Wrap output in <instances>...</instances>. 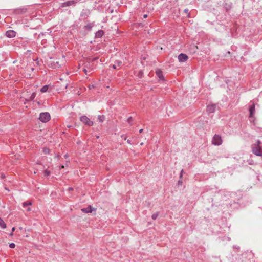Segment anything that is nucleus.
<instances>
[{
    "instance_id": "nucleus-38",
    "label": "nucleus",
    "mask_w": 262,
    "mask_h": 262,
    "mask_svg": "<svg viewBox=\"0 0 262 262\" xmlns=\"http://www.w3.org/2000/svg\"><path fill=\"white\" fill-rule=\"evenodd\" d=\"M127 142L128 144H132L131 140H127Z\"/></svg>"
},
{
    "instance_id": "nucleus-19",
    "label": "nucleus",
    "mask_w": 262,
    "mask_h": 262,
    "mask_svg": "<svg viewBox=\"0 0 262 262\" xmlns=\"http://www.w3.org/2000/svg\"><path fill=\"white\" fill-rule=\"evenodd\" d=\"M0 227L3 229L6 228V224L5 223L3 220L0 217Z\"/></svg>"
},
{
    "instance_id": "nucleus-48",
    "label": "nucleus",
    "mask_w": 262,
    "mask_h": 262,
    "mask_svg": "<svg viewBox=\"0 0 262 262\" xmlns=\"http://www.w3.org/2000/svg\"><path fill=\"white\" fill-rule=\"evenodd\" d=\"M31 70H32V71H33V70H34V68H32V69H31Z\"/></svg>"
},
{
    "instance_id": "nucleus-21",
    "label": "nucleus",
    "mask_w": 262,
    "mask_h": 262,
    "mask_svg": "<svg viewBox=\"0 0 262 262\" xmlns=\"http://www.w3.org/2000/svg\"><path fill=\"white\" fill-rule=\"evenodd\" d=\"M105 119V117L104 115H99L98 116V121L101 123L103 122L104 121Z\"/></svg>"
},
{
    "instance_id": "nucleus-15",
    "label": "nucleus",
    "mask_w": 262,
    "mask_h": 262,
    "mask_svg": "<svg viewBox=\"0 0 262 262\" xmlns=\"http://www.w3.org/2000/svg\"><path fill=\"white\" fill-rule=\"evenodd\" d=\"M104 34V31H103L102 30H99L95 33V37L96 38H100L103 36Z\"/></svg>"
},
{
    "instance_id": "nucleus-40",
    "label": "nucleus",
    "mask_w": 262,
    "mask_h": 262,
    "mask_svg": "<svg viewBox=\"0 0 262 262\" xmlns=\"http://www.w3.org/2000/svg\"><path fill=\"white\" fill-rule=\"evenodd\" d=\"M28 98H25V102H24V104H26V102H28L29 101L27 100Z\"/></svg>"
},
{
    "instance_id": "nucleus-5",
    "label": "nucleus",
    "mask_w": 262,
    "mask_h": 262,
    "mask_svg": "<svg viewBox=\"0 0 262 262\" xmlns=\"http://www.w3.org/2000/svg\"><path fill=\"white\" fill-rule=\"evenodd\" d=\"M91 14V11L89 9H83L80 13V19L85 20L87 19Z\"/></svg>"
},
{
    "instance_id": "nucleus-47",
    "label": "nucleus",
    "mask_w": 262,
    "mask_h": 262,
    "mask_svg": "<svg viewBox=\"0 0 262 262\" xmlns=\"http://www.w3.org/2000/svg\"><path fill=\"white\" fill-rule=\"evenodd\" d=\"M60 167H61V168H62L64 167V166L63 165H61Z\"/></svg>"
},
{
    "instance_id": "nucleus-34",
    "label": "nucleus",
    "mask_w": 262,
    "mask_h": 262,
    "mask_svg": "<svg viewBox=\"0 0 262 262\" xmlns=\"http://www.w3.org/2000/svg\"><path fill=\"white\" fill-rule=\"evenodd\" d=\"M88 87H89V89H91L92 88H94L95 87V86H94V85L92 84V85H89V86Z\"/></svg>"
},
{
    "instance_id": "nucleus-39",
    "label": "nucleus",
    "mask_w": 262,
    "mask_h": 262,
    "mask_svg": "<svg viewBox=\"0 0 262 262\" xmlns=\"http://www.w3.org/2000/svg\"><path fill=\"white\" fill-rule=\"evenodd\" d=\"M147 17V14H144L143 15V18H146Z\"/></svg>"
},
{
    "instance_id": "nucleus-8",
    "label": "nucleus",
    "mask_w": 262,
    "mask_h": 262,
    "mask_svg": "<svg viewBox=\"0 0 262 262\" xmlns=\"http://www.w3.org/2000/svg\"><path fill=\"white\" fill-rule=\"evenodd\" d=\"M216 104H212L211 105H208L207 106L206 111L208 113H213L215 112L216 110Z\"/></svg>"
},
{
    "instance_id": "nucleus-6",
    "label": "nucleus",
    "mask_w": 262,
    "mask_h": 262,
    "mask_svg": "<svg viewBox=\"0 0 262 262\" xmlns=\"http://www.w3.org/2000/svg\"><path fill=\"white\" fill-rule=\"evenodd\" d=\"M76 3L77 2L75 0L68 1L61 3V6L62 7H65L69 6H75Z\"/></svg>"
},
{
    "instance_id": "nucleus-42",
    "label": "nucleus",
    "mask_w": 262,
    "mask_h": 262,
    "mask_svg": "<svg viewBox=\"0 0 262 262\" xmlns=\"http://www.w3.org/2000/svg\"><path fill=\"white\" fill-rule=\"evenodd\" d=\"M27 211H31V208L30 207H28L27 209Z\"/></svg>"
},
{
    "instance_id": "nucleus-7",
    "label": "nucleus",
    "mask_w": 262,
    "mask_h": 262,
    "mask_svg": "<svg viewBox=\"0 0 262 262\" xmlns=\"http://www.w3.org/2000/svg\"><path fill=\"white\" fill-rule=\"evenodd\" d=\"M156 74L159 78V80H162L163 81H165V77L163 74V72L160 69H158L156 70Z\"/></svg>"
},
{
    "instance_id": "nucleus-16",
    "label": "nucleus",
    "mask_w": 262,
    "mask_h": 262,
    "mask_svg": "<svg viewBox=\"0 0 262 262\" xmlns=\"http://www.w3.org/2000/svg\"><path fill=\"white\" fill-rule=\"evenodd\" d=\"M232 7L231 3H225L224 5V8L225 9L226 12H228Z\"/></svg>"
},
{
    "instance_id": "nucleus-27",
    "label": "nucleus",
    "mask_w": 262,
    "mask_h": 262,
    "mask_svg": "<svg viewBox=\"0 0 262 262\" xmlns=\"http://www.w3.org/2000/svg\"><path fill=\"white\" fill-rule=\"evenodd\" d=\"M51 173L50 171L48 170V169H46L44 170V176L47 177L49 176Z\"/></svg>"
},
{
    "instance_id": "nucleus-3",
    "label": "nucleus",
    "mask_w": 262,
    "mask_h": 262,
    "mask_svg": "<svg viewBox=\"0 0 262 262\" xmlns=\"http://www.w3.org/2000/svg\"><path fill=\"white\" fill-rule=\"evenodd\" d=\"M80 120L84 125L91 126L94 124L93 121H91L87 116L83 115L80 117Z\"/></svg>"
},
{
    "instance_id": "nucleus-33",
    "label": "nucleus",
    "mask_w": 262,
    "mask_h": 262,
    "mask_svg": "<svg viewBox=\"0 0 262 262\" xmlns=\"http://www.w3.org/2000/svg\"><path fill=\"white\" fill-rule=\"evenodd\" d=\"M98 59V57H94L92 59V61L94 62L95 61H96Z\"/></svg>"
},
{
    "instance_id": "nucleus-36",
    "label": "nucleus",
    "mask_w": 262,
    "mask_h": 262,
    "mask_svg": "<svg viewBox=\"0 0 262 262\" xmlns=\"http://www.w3.org/2000/svg\"><path fill=\"white\" fill-rule=\"evenodd\" d=\"M15 230V227H13L12 229V233L10 234V235H12L13 234V232H14Z\"/></svg>"
},
{
    "instance_id": "nucleus-46",
    "label": "nucleus",
    "mask_w": 262,
    "mask_h": 262,
    "mask_svg": "<svg viewBox=\"0 0 262 262\" xmlns=\"http://www.w3.org/2000/svg\"><path fill=\"white\" fill-rule=\"evenodd\" d=\"M31 52V50H27V52H28V53H30V52Z\"/></svg>"
},
{
    "instance_id": "nucleus-23",
    "label": "nucleus",
    "mask_w": 262,
    "mask_h": 262,
    "mask_svg": "<svg viewBox=\"0 0 262 262\" xmlns=\"http://www.w3.org/2000/svg\"><path fill=\"white\" fill-rule=\"evenodd\" d=\"M35 97H36V93H33L31 94V95L29 98H28L27 100L31 101L33 100V99L35 98Z\"/></svg>"
},
{
    "instance_id": "nucleus-12",
    "label": "nucleus",
    "mask_w": 262,
    "mask_h": 262,
    "mask_svg": "<svg viewBox=\"0 0 262 262\" xmlns=\"http://www.w3.org/2000/svg\"><path fill=\"white\" fill-rule=\"evenodd\" d=\"M95 26V23L92 22V23H89L87 25L83 26V29L88 31L90 32L92 30V28Z\"/></svg>"
},
{
    "instance_id": "nucleus-4",
    "label": "nucleus",
    "mask_w": 262,
    "mask_h": 262,
    "mask_svg": "<svg viewBox=\"0 0 262 262\" xmlns=\"http://www.w3.org/2000/svg\"><path fill=\"white\" fill-rule=\"evenodd\" d=\"M212 143L214 145H220L222 143V139L219 135L215 134L212 138Z\"/></svg>"
},
{
    "instance_id": "nucleus-43",
    "label": "nucleus",
    "mask_w": 262,
    "mask_h": 262,
    "mask_svg": "<svg viewBox=\"0 0 262 262\" xmlns=\"http://www.w3.org/2000/svg\"><path fill=\"white\" fill-rule=\"evenodd\" d=\"M182 181H181L180 180L178 181V184H182Z\"/></svg>"
},
{
    "instance_id": "nucleus-25",
    "label": "nucleus",
    "mask_w": 262,
    "mask_h": 262,
    "mask_svg": "<svg viewBox=\"0 0 262 262\" xmlns=\"http://www.w3.org/2000/svg\"><path fill=\"white\" fill-rule=\"evenodd\" d=\"M30 42L29 40L26 39L25 40H24L23 42L21 43L23 47L24 48H26L27 47V44L29 43Z\"/></svg>"
},
{
    "instance_id": "nucleus-24",
    "label": "nucleus",
    "mask_w": 262,
    "mask_h": 262,
    "mask_svg": "<svg viewBox=\"0 0 262 262\" xmlns=\"http://www.w3.org/2000/svg\"><path fill=\"white\" fill-rule=\"evenodd\" d=\"M43 152L44 154H50V149L46 147H45L43 148Z\"/></svg>"
},
{
    "instance_id": "nucleus-22",
    "label": "nucleus",
    "mask_w": 262,
    "mask_h": 262,
    "mask_svg": "<svg viewBox=\"0 0 262 262\" xmlns=\"http://www.w3.org/2000/svg\"><path fill=\"white\" fill-rule=\"evenodd\" d=\"M48 89H49V86L47 85H45L41 88V89H40V91L42 93H45V92H46L48 91Z\"/></svg>"
},
{
    "instance_id": "nucleus-30",
    "label": "nucleus",
    "mask_w": 262,
    "mask_h": 262,
    "mask_svg": "<svg viewBox=\"0 0 262 262\" xmlns=\"http://www.w3.org/2000/svg\"><path fill=\"white\" fill-rule=\"evenodd\" d=\"M184 12L187 14L188 17H190V13H189V10L188 9H184Z\"/></svg>"
},
{
    "instance_id": "nucleus-17",
    "label": "nucleus",
    "mask_w": 262,
    "mask_h": 262,
    "mask_svg": "<svg viewBox=\"0 0 262 262\" xmlns=\"http://www.w3.org/2000/svg\"><path fill=\"white\" fill-rule=\"evenodd\" d=\"M32 202L31 201H27L26 202H24V203H23V207L25 208L26 207H28L29 206H31L32 205Z\"/></svg>"
},
{
    "instance_id": "nucleus-44",
    "label": "nucleus",
    "mask_w": 262,
    "mask_h": 262,
    "mask_svg": "<svg viewBox=\"0 0 262 262\" xmlns=\"http://www.w3.org/2000/svg\"><path fill=\"white\" fill-rule=\"evenodd\" d=\"M73 189V188L72 187H69V190H72Z\"/></svg>"
},
{
    "instance_id": "nucleus-10",
    "label": "nucleus",
    "mask_w": 262,
    "mask_h": 262,
    "mask_svg": "<svg viewBox=\"0 0 262 262\" xmlns=\"http://www.w3.org/2000/svg\"><path fill=\"white\" fill-rule=\"evenodd\" d=\"M82 212L88 213H92L93 211H95L96 209L92 207L91 205H89L86 208H83L81 209Z\"/></svg>"
},
{
    "instance_id": "nucleus-31",
    "label": "nucleus",
    "mask_w": 262,
    "mask_h": 262,
    "mask_svg": "<svg viewBox=\"0 0 262 262\" xmlns=\"http://www.w3.org/2000/svg\"><path fill=\"white\" fill-rule=\"evenodd\" d=\"M15 247V244L13 243H11L10 244H9V247L10 248H14Z\"/></svg>"
},
{
    "instance_id": "nucleus-9",
    "label": "nucleus",
    "mask_w": 262,
    "mask_h": 262,
    "mask_svg": "<svg viewBox=\"0 0 262 262\" xmlns=\"http://www.w3.org/2000/svg\"><path fill=\"white\" fill-rule=\"evenodd\" d=\"M16 32L13 30H9L6 32L5 35L8 38H13L16 36Z\"/></svg>"
},
{
    "instance_id": "nucleus-2",
    "label": "nucleus",
    "mask_w": 262,
    "mask_h": 262,
    "mask_svg": "<svg viewBox=\"0 0 262 262\" xmlns=\"http://www.w3.org/2000/svg\"><path fill=\"white\" fill-rule=\"evenodd\" d=\"M50 119V114L48 112H42L39 114V119L41 122L43 123H46L48 122Z\"/></svg>"
},
{
    "instance_id": "nucleus-26",
    "label": "nucleus",
    "mask_w": 262,
    "mask_h": 262,
    "mask_svg": "<svg viewBox=\"0 0 262 262\" xmlns=\"http://www.w3.org/2000/svg\"><path fill=\"white\" fill-rule=\"evenodd\" d=\"M159 212H157L156 213H154L151 216L152 219L154 220H155L157 218L158 216L159 215Z\"/></svg>"
},
{
    "instance_id": "nucleus-13",
    "label": "nucleus",
    "mask_w": 262,
    "mask_h": 262,
    "mask_svg": "<svg viewBox=\"0 0 262 262\" xmlns=\"http://www.w3.org/2000/svg\"><path fill=\"white\" fill-rule=\"evenodd\" d=\"M114 64H111L110 67L112 68L113 69H117V66L120 67L122 65V62L119 60H116L114 61Z\"/></svg>"
},
{
    "instance_id": "nucleus-35",
    "label": "nucleus",
    "mask_w": 262,
    "mask_h": 262,
    "mask_svg": "<svg viewBox=\"0 0 262 262\" xmlns=\"http://www.w3.org/2000/svg\"><path fill=\"white\" fill-rule=\"evenodd\" d=\"M183 169H182L180 172V178H181L182 177V173H183Z\"/></svg>"
},
{
    "instance_id": "nucleus-45",
    "label": "nucleus",
    "mask_w": 262,
    "mask_h": 262,
    "mask_svg": "<svg viewBox=\"0 0 262 262\" xmlns=\"http://www.w3.org/2000/svg\"><path fill=\"white\" fill-rule=\"evenodd\" d=\"M75 1L77 2V3L78 2H79L82 1V0H75Z\"/></svg>"
},
{
    "instance_id": "nucleus-20",
    "label": "nucleus",
    "mask_w": 262,
    "mask_h": 262,
    "mask_svg": "<svg viewBox=\"0 0 262 262\" xmlns=\"http://www.w3.org/2000/svg\"><path fill=\"white\" fill-rule=\"evenodd\" d=\"M136 76L139 77V78H142L144 76V73L142 70H140L138 71V73L137 74Z\"/></svg>"
},
{
    "instance_id": "nucleus-18",
    "label": "nucleus",
    "mask_w": 262,
    "mask_h": 262,
    "mask_svg": "<svg viewBox=\"0 0 262 262\" xmlns=\"http://www.w3.org/2000/svg\"><path fill=\"white\" fill-rule=\"evenodd\" d=\"M25 12H26V9H18L15 10V11H14V12L16 14H23Z\"/></svg>"
},
{
    "instance_id": "nucleus-11",
    "label": "nucleus",
    "mask_w": 262,
    "mask_h": 262,
    "mask_svg": "<svg viewBox=\"0 0 262 262\" xmlns=\"http://www.w3.org/2000/svg\"><path fill=\"white\" fill-rule=\"evenodd\" d=\"M188 59V56L184 53H181L178 56V60L180 62H185Z\"/></svg>"
},
{
    "instance_id": "nucleus-32",
    "label": "nucleus",
    "mask_w": 262,
    "mask_h": 262,
    "mask_svg": "<svg viewBox=\"0 0 262 262\" xmlns=\"http://www.w3.org/2000/svg\"><path fill=\"white\" fill-rule=\"evenodd\" d=\"M84 67H85V68L83 69L82 71L84 72V73L86 75H87L88 74V71H87V70L85 68H88V66L85 65Z\"/></svg>"
},
{
    "instance_id": "nucleus-14",
    "label": "nucleus",
    "mask_w": 262,
    "mask_h": 262,
    "mask_svg": "<svg viewBox=\"0 0 262 262\" xmlns=\"http://www.w3.org/2000/svg\"><path fill=\"white\" fill-rule=\"evenodd\" d=\"M249 117H253L255 113V105L253 104L249 106Z\"/></svg>"
},
{
    "instance_id": "nucleus-37",
    "label": "nucleus",
    "mask_w": 262,
    "mask_h": 262,
    "mask_svg": "<svg viewBox=\"0 0 262 262\" xmlns=\"http://www.w3.org/2000/svg\"><path fill=\"white\" fill-rule=\"evenodd\" d=\"M121 137H122V138H123V139H124V140H126V137L125 136H124V135H122V136H121Z\"/></svg>"
},
{
    "instance_id": "nucleus-1",
    "label": "nucleus",
    "mask_w": 262,
    "mask_h": 262,
    "mask_svg": "<svg viewBox=\"0 0 262 262\" xmlns=\"http://www.w3.org/2000/svg\"><path fill=\"white\" fill-rule=\"evenodd\" d=\"M252 151L254 155L262 157V145L259 140H257L256 143L252 145Z\"/></svg>"
},
{
    "instance_id": "nucleus-41",
    "label": "nucleus",
    "mask_w": 262,
    "mask_h": 262,
    "mask_svg": "<svg viewBox=\"0 0 262 262\" xmlns=\"http://www.w3.org/2000/svg\"><path fill=\"white\" fill-rule=\"evenodd\" d=\"M143 129H140L139 130V133H142L143 132Z\"/></svg>"
},
{
    "instance_id": "nucleus-28",
    "label": "nucleus",
    "mask_w": 262,
    "mask_h": 262,
    "mask_svg": "<svg viewBox=\"0 0 262 262\" xmlns=\"http://www.w3.org/2000/svg\"><path fill=\"white\" fill-rule=\"evenodd\" d=\"M132 121H133V118L132 117H129L127 120V122L130 125H132Z\"/></svg>"
},
{
    "instance_id": "nucleus-29",
    "label": "nucleus",
    "mask_w": 262,
    "mask_h": 262,
    "mask_svg": "<svg viewBox=\"0 0 262 262\" xmlns=\"http://www.w3.org/2000/svg\"><path fill=\"white\" fill-rule=\"evenodd\" d=\"M212 188H207V187H206L204 189V191L201 193V194H203V193H204L205 192H207L209 191H210V190H212Z\"/></svg>"
}]
</instances>
